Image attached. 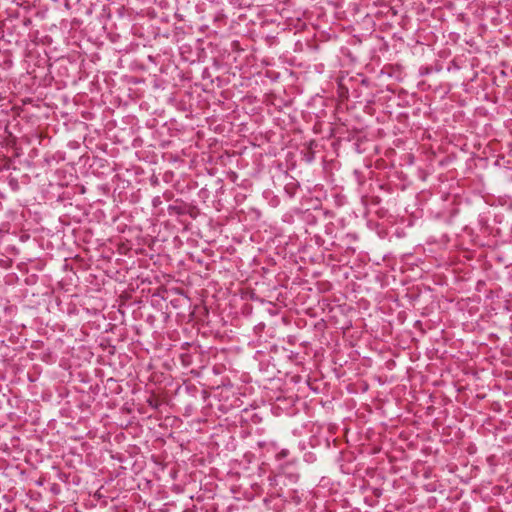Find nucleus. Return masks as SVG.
I'll list each match as a JSON object with an SVG mask.
<instances>
[{
    "mask_svg": "<svg viewBox=\"0 0 512 512\" xmlns=\"http://www.w3.org/2000/svg\"><path fill=\"white\" fill-rule=\"evenodd\" d=\"M147 402L153 408H157L158 407V402L156 400L149 399Z\"/></svg>",
    "mask_w": 512,
    "mask_h": 512,
    "instance_id": "f257e3e1",
    "label": "nucleus"
},
{
    "mask_svg": "<svg viewBox=\"0 0 512 512\" xmlns=\"http://www.w3.org/2000/svg\"><path fill=\"white\" fill-rule=\"evenodd\" d=\"M281 456H283V457H284V456H286V452H285V451H282V452H281Z\"/></svg>",
    "mask_w": 512,
    "mask_h": 512,
    "instance_id": "f03ea898",
    "label": "nucleus"
}]
</instances>
